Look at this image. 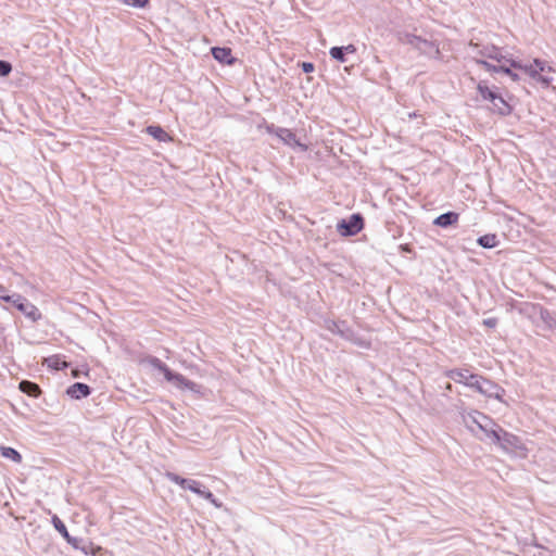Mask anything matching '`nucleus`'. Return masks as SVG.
<instances>
[{"label": "nucleus", "mask_w": 556, "mask_h": 556, "mask_svg": "<svg viewBox=\"0 0 556 556\" xmlns=\"http://www.w3.org/2000/svg\"><path fill=\"white\" fill-rule=\"evenodd\" d=\"M8 303L14 306L33 323L40 320L42 317L38 307L20 293H12L11 300Z\"/></svg>", "instance_id": "6"}, {"label": "nucleus", "mask_w": 556, "mask_h": 556, "mask_svg": "<svg viewBox=\"0 0 556 556\" xmlns=\"http://www.w3.org/2000/svg\"><path fill=\"white\" fill-rule=\"evenodd\" d=\"M201 497L205 498L206 501H208L211 504H213L215 507H220L222 506V503L216 498V496L210 491L207 490L206 488L203 489L201 495Z\"/></svg>", "instance_id": "29"}, {"label": "nucleus", "mask_w": 556, "mask_h": 556, "mask_svg": "<svg viewBox=\"0 0 556 556\" xmlns=\"http://www.w3.org/2000/svg\"><path fill=\"white\" fill-rule=\"evenodd\" d=\"M475 62L478 64V65H481L484 67L485 71L490 72V73H500V70H498V65H494L490 62H488L486 60H483V59H475Z\"/></svg>", "instance_id": "31"}, {"label": "nucleus", "mask_w": 556, "mask_h": 556, "mask_svg": "<svg viewBox=\"0 0 556 556\" xmlns=\"http://www.w3.org/2000/svg\"><path fill=\"white\" fill-rule=\"evenodd\" d=\"M365 220L363 215L361 213H353L337 223V231L342 237H353L363 230Z\"/></svg>", "instance_id": "5"}, {"label": "nucleus", "mask_w": 556, "mask_h": 556, "mask_svg": "<svg viewBox=\"0 0 556 556\" xmlns=\"http://www.w3.org/2000/svg\"><path fill=\"white\" fill-rule=\"evenodd\" d=\"M301 68L304 73L309 74V73L314 72L315 65L312 62H302Z\"/></svg>", "instance_id": "34"}, {"label": "nucleus", "mask_w": 556, "mask_h": 556, "mask_svg": "<svg viewBox=\"0 0 556 556\" xmlns=\"http://www.w3.org/2000/svg\"><path fill=\"white\" fill-rule=\"evenodd\" d=\"M146 131L160 142H168L172 140L170 136L160 125H149Z\"/></svg>", "instance_id": "20"}, {"label": "nucleus", "mask_w": 556, "mask_h": 556, "mask_svg": "<svg viewBox=\"0 0 556 556\" xmlns=\"http://www.w3.org/2000/svg\"><path fill=\"white\" fill-rule=\"evenodd\" d=\"M211 52L213 58L219 63L231 65L236 62L231 49L228 47H213Z\"/></svg>", "instance_id": "16"}, {"label": "nucleus", "mask_w": 556, "mask_h": 556, "mask_svg": "<svg viewBox=\"0 0 556 556\" xmlns=\"http://www.w3.org/2000/svg\"><path fill=\"white\" fill-rule=\"evenodd\" d=\"M400 41L409 45L412 48L419 51L421 55L429 59L440 60L441 51L437 40H429L410 33L401 34Z\"/></svg>", "instance_id": "2"}, {"label": "nucleus", "mask_w": 556, "mask_h": 556, "mask_svg": "<svg viewBox=\"0 0 556 556\" xmlns=\"http://www.w3.org/2000/svg\"><path fill=\"white\" fill-rule=\"evenodd\" d=\"M18 389L31 397H38L41 393L40 387L29 380H22L18 384Z\"/></svg>", "instance_id": "21"}, {"label": "nucleus", "mask_w": 556, "mask_h": 556, "mask_svg": "<svg viewBox=\"0 0 556 556\" xmlns=\"http://www.w3.org/2000/svg\"><path fill=\"white\" fill-rule=\"evenodd\" d=\"M540 318L548 329H556V314L545 307H540Z\"/></svg>", "instance_id": "22"}, {"label": "nucleus", "mask_w": 556, "mask_h": 556, "mask_svg": "<svg viewBox=\"0 0 556 556\" xmlns=\"http://www.w3.org/2000/svg\"><path fill=\"white\" fill-rule=\"evenodd\" d=\"M514 67L510 66L509 63L502 62L498 64V70L501 74L507 75L513 81H518L520 76L513 71Z\"/></svg>", "instance_id": "27"}, {"label": "nucleus", "mask_w": 556, "mask_h": 556, "mask_svg": "<svg viewBox=\"0 0 556 556\" xmlns=\"http://www.w3.org/2000/svg\"><path fill=\"white\" fill-rule=\"evenodd\" d=\"M444 376L476 391L481 375L472 374L466 368H453L447 369Z\"/></svg>", "instance_id": "7"}, {"label": "nucleus", "mask_w": 556, "mask_h": 556, "mask_svg": "<svg viewBox=\"0 0 556 556\" xmlns=\"http://www.w3.org/2000/svg\"><path fill=\"white\" fill-rule=\"evenodd\" d=\"M469 422L475 425L480 431L484 433V438L479 437L480 440L489 439L491 442H493L494 439H498L497 430L501 429V426H498L491 417L484 413L472 410L466 418L468 429L477 435L475 429L469 426Z\"/></svg>", "instance_id": "1"}, {"label": "nucleus", "mask_w": 556, "mask_h": 556, "mask_svg": "<svg viewBox=\"0 0 556 556\" xmlns=\"http://www.w3.org/2000/svg\"><path fill=\"white\" fill-rule=\"evenodd\" d=\"M0 454L2 457L8 458L14 463L22 462L21 453L11 446H0Z\"/></svg>", "instance_id": "24"}, {"label": "nucleus", "mask_w": 556, "mask_h": 556, "mask_svg": "<svg viewBox=\"0 0 556 556\" xmlns=\"http://www.w3.org/2000/svg\"><path fill=\"white\" fill-rule=\"evenodd\" d=\"M329 54L333 60H336L340 63L348 62V58H346V54L344 53V50H342V48L339 46L330 48Z\"/></svg>", "instance_id": "28"}, {"label": "nucleus", "mask_w": 556, "mask_h": 556, "mask_svg": "<svg viewBox=\"0 0 556 556\" xmlns=\"http://www.w3.org/2000/svg\"><path fill=\"white\" fill-rule=\"evenodd\" d=\"M477 243H478V245H480L483 249H492V248L497 247L498 239L495 233H486V235L480 236L477 239Z\"/></svg>", "instance_id": "23"}, {"label": "nucleus", "mask_w": 556, "mask_h": 556, "mask_svg": "<svg viewBox=\"0 0 556 556\" xmlns=\"http://www.w3.org/2000/svg\"><path fill=\"white\" fill-rule=\"evenodd\" d=\"M166 478L170 482L178 484L182 489L189 490L198 495H201L203 489L205 488L201 482L193 480V479L182 478L175 472L167 471Z\"/></svg>", "instance_id": "9"}, {"label": "nucleus", "mask_w": 556, "mask_h": 556, "mask_svg": "<svg viewBox=\"0 0 556 556\" xmlns=\"http://www.w3.org/2000/svg\"><path fill=\"white\" fill-rule=\"evenodd\" d=\"M477 91L484 101L493 103L498 94L496 90L491 89L485 80H480L477 85Z\"/></svg>", "instance_id": "19"}, {"label": "nucleus", "mask_w": 556, "mask_h": 556, "mask_svg": "<svg viewBox=\"0 0 556 556\" xmlns=\"http://www.w3.org/2000/svg\"><path fill=\"white\" fill-rule=\"evenodd\" d=\"M459 214L454 211H448L434 218L433 225L441 228H448L458 222Z\"/></svg>", "instance_id": "17"}, {"label": "nucleus", "mask_w": 556, "mask_h": 556, "mask_svg": "<svg viewBox=\"0 0 556 556\" xmlns=\"http://www.w3.org/2000/svg\"><path fill=\"white\" fill-rule=\"evenodd\" d=\"M497 434L498 439H494L493 443L497 444L503 451L515 453L521 457L527 456L528 448L519 437L504 430L502 427L497 430Z\"/></svg>", "instance_id": "4"}, {"label": "nucleus", "mask_w": 556, "mask_h": 556, "mask_svg": "<svg viewBox=\"0 0 556 556\" xmlns=\"http://www.w3.org/2000/svg\"><path fill=\"white\" fill-rule=\"evenodd\" d=\"M117 1L121 3H124L128 7L138 8V9L146 8L150 2V0H117Z\"/></svg>", "instance_id": "30"}, {"label": "nucleus", "mask_w": 556, "mask_h": 556, "mask_svg": "<svg viewBox=\"0 0 556 556\" xmlns=\"http://www.w3.org/2000/svg\"><path fill=\"white\" fill-rule=\"evenodd\" d=\"M476 391L480 394L493 397L500 402H503V397L505 395V389L493 382L492 380L480 376L478 386H476Z\"/></svg>", "instance_id": "8"}, {"label": "nucleus", "mask_w": 556, "mask_h": 556, "mask_svg": "<svg viewBox=\"0 0 556 556\" xmlns=\"http://www.w3.org/2000/svg\"><path fill=\"white\" fill-rule=\"evenodd\" d=\"M11 296H12V293H10V291L0 283V300L8 303L10 302L11 300Z\"/></svg>", "instance_id": "33"}, {"label": "nucleus", "mask_w": 556, "mask_h": 556, "mask_svg": "<svg viewBox=\"0 0 556 556\" xmlns=\"http://www.w3.org/2000/svg\"><path fill=\"white\" fill-rule=\"evenodd\" d=\"M278 138L287 146L291 148H299L301 151H306L307 146L302 143L296 135L289 128H279Z\"/></svg>", "instance_id": "12"}, {"label": "nucleus", "mask_w": 556, "mask_h": 556, "mask_svg": "<svg viewBox=\"0 0 556 556\" xmlns=\"http://www.w3.org/2000/svg\"><path fill=\"white\" fill-rule=\"evenodd\" d=\"M479 54L483 58H486V59H490V60H494L496 62H498L500 64L502 62H506V63H509L508 60H513L511 58H507L505 56L503 53H502V50L501 48L494 46V45H491V46H485L483 47L480 51H479Z\"/></svg>", "instance_id": "15"}, {"label": "nucleus", "mask_w": 556, "mask_h": 556, "mask_svg": "<svg viewBox=\"0 0 556 556\" xmlns=\"http://www.w3.org/2000/svg\"><path fill=\"white\" fill-rule=\"evenodd\" d=\"M279 128H280V127H277V126H275L274 124H266V125H265V129H266V131H267L268 134H270V135H275V136H277V137H278V134H279Z\"/></svg>", "instance_id": "35"}, {"label": "nucleus", "mask_w": 556, "mask_h": 556, "mask_svg": "<svg viewBox=\"0 0 556 556\" xmlns=\"http://www.w3.org/2000/svg\"><path fill=\"white\" fill-rule=\"evenodd\" d=\"M148 363L156 370L161 371L164 377L169 374V367L156 356H150Z\"/></svg>", "instance_id": "26"}, {"label": "nucleus", "mask_w": 556, "mask_h": 556, "mask_svg": "<svg viewBox=\"0 0 556 556\" xmlns=\"http://www.w3.org/2000/svg\"><path fill=\"white\" fill-rule=\"evenodd\" d=\"M342 48V50H344V53L345 54H354L356 53L357 49L354 45L350 43L348 46H340Z\"/></svg>", "instance_id": "37"}, {"label": "nucleus", "mask_w": 556, "mask_h": 556, "mask_svg": "<svg viewBox=\"0 0 556 556\" xmlns=\"http://www.w3.org/2000/svg\"><path fill=\"white\" fill-rule=\"evenodd\" d=\"M91 391L92 389L88 384L75 382L66 389L65 393L73 400H81L89 396Z\"/></svg>", "instance_id": "14"}, {"label": "nucleus", "mask_w": 556, "mask_h": 556, "mask_svg": "<svg viewBox=\"0 0 556 556\" xmlns=\"http://www.w3.org/2000/svg\"><path fill=\"white\" fill-rule=\"evenodd\" d=\"M511 111V105L498 93L496 100L492 103V112L501 116H507Z\"/></svg>", "instance_id": "18"}, {"label": "nucleus", "mask_w": 556, "mask_h": 556, "mask_svg": "<svg viewBox=\"0 0 556 556\" xmlns=\"http://www.w3.org/2000/svg\"><path fill=\"white\" fill-rule=\"evenodd\" d=\"M168 382H173L179 389H187L194 391L197 383L187 379L184 375L169 369V374L164 377Z\"/></svg>", "instance_id": "13"}, {"label": "nucleus", "mask_w": 556, "mask_h": 556, "mask_svg": "<svg viewBox=\"0 0 556 556\" xmlns=\"http://www.w3.org/2000/svg\"><path fill=\"white\" fill-rule=\"evenodd\" d=\"M74 549L80 551L84 555L96 556L101 551L100 546L84 538L70 536L66 541Z\"/></svg>", "instance_id": "10"}, {"label": "nucleus", "mask_w": 556, "mask_h": 556, "mask_svg": "<svg viewBox=\"0 0 556 556\" xmlns=\"http://www.w3.org/2000/svg\"><path fill=\"white\" fill-rule=\"evenodd\" d=\"M511 67L515 70H522L531 77L535 78L540 73L545 71V62L540 59H534L532 64H522L517 60H508Z\"/></svg>", "instance_id": "11"}, {"label": "nucleus", "mask_w": 556, "mask_h": 556, "mask_svg": "<svg viewBox=\"0 0 556 556\" xmlns=\"http://www.w3.org/2000/svg\"><path fill=\"white\" fill-rule=\"evenodd\" d=\"M51 522H52L54 529L62 535V538L65 541H67L70 539L71 534L67 531L65 523L59 518L58 515L52 516Z\"/></svg>", "instance_id": "25"}, {"label": "nucleus", "mask_w": 556, "mask_h": 556, "mask_svg": "<svg viewBox=\"0 0 556 556\" xmlns=\"http://www.w3.org/2000/svg\"><path fill=\"white\" fill-rule=\"evenodd\" d=\"M324 327L333 334L341 337L342 339L352 342L353 344L367 349L370 343L357 334L345 320H333L327 318L324 320Z\"/></svg>", "instance_id": "3"}, {"label": "nucleus", "mask_w": 556, "mask_h": 556, "mask_svg": "<svg viewBox=\"0 0 556 556\" xmlns=\"http://www.w3.org/2000/svg\"><path fill=\"white\" fill-rule=\"evenodd\" d=\"M483 325L488 328H494L497 325V318L491 317L483 320Z\"/></svg>", "instance_id": "36"}, {"label": "nucleus", "mask_w": 556, "mask_h": 556, "mask_svg": "<svg viewBox=\"0 0 556 556\" xmlns=\"http://www.w3.org/2000/svg\"><path fill=\"white\" fill-rule=\"evenodd\" d=\"M12 72V65L10 62L0 60V77H5Z\"/></svg>", "instance_id": "32"}]
</instances>
